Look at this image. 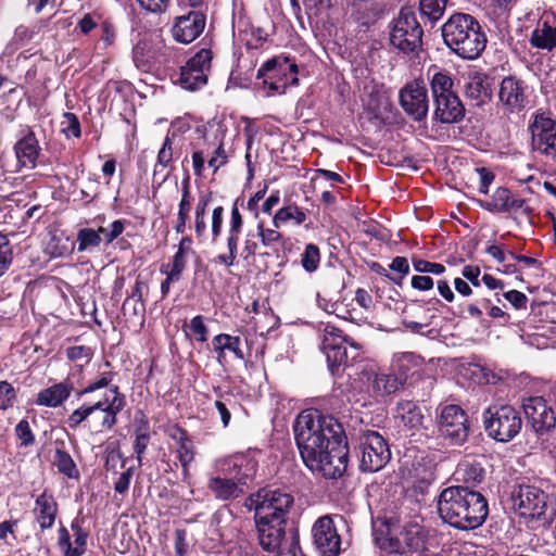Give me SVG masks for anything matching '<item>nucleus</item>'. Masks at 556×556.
<instances>
[{
    "label": "nucleus",
    "mask_w": 556,
    "mask_h": 556,
    "mask_svg": "<svg viewBox=\"0 0 556 556\" xmlns=\"http://www.w3.org/2000/svg\"><path fill=\"white\" fill-rule=\"evenodd\" d=\"M295 443L305 466L327 479L343 476L349 444L343 426L318 410L302 412L293 422Z\"/></svg>",
    "instance_id": "nucleus-1"
},
{
    "label": "nucleus",
    "mask_w": 556,
    "mask_h": 556,
    "mask_svg": "<svg viewBox=\"0 0 556 556\" xmlns=\"http://www.w3.org/2000/svg\"><path fill=\"white\" fill-rule=\"evenodd\" d=\"M437 506L443 522L463 531L479 528L489 515L486 498L469 485H452L443 489Z\"/></svg>",
    "instance_id": "nucleus-2"
},
{
    "label": "nucleus",
    "mask_w": 556,
    "mask_h": 556,
    "mask_svg": "<svg viewBox=\"0 0 556 556\" xmlns=\"http://www.w3.org/2000/svg\"><path fill=\"white\" fill-rule=\"evenodd\" d=\"M109 392L113 395L112 399L105 394L101 400L93 403L85 402L73 410L67 416V427L76 430L83 426L94 433L112 430L117 424L118 414L125 408L127 402L126 395L118 386H111Z\"/></svg>",
    "instance_id": "nucleus-3"
},
{
    "label": "nucleus",
    "mask_w": 556,
    "mask_h": 556,
    "mask_svg": "<svg viewBox=\"0 0 556 556\" xmlns=\"http://www.w3.org/2000/svg\"><path fill=\"white\" fill-rule=\"evenodd\" d=\"M442 37L454 53L467 60L478 58L486 45L480 24L466 13L453 14L442 26Z\"/></svg>",
    "instance_id": "nucleus-4"
},
{
    "label": "nucleus",
    "mask_w": 556,
    "mask_h": 556,
    "mask_svg": "<svg viewBox=\"0 0 556 556\" xmlns=\"http://www.w3.org/2000/svg\"><path fill=\"white\" fill-rule=\"evenodd\" d=\"M434 532L418 521H406L397 527L388 530V538L383 547L394 554H419L426 555L434 544Z\"/></svg>",
    "instance_id": "nucleus-5"
},
{
    "label": "nucleus",
    "mask_w": 556,
    "mask_h": 556,
    "mask_svg": "<svg viewBox=\"0 0 556 556\" xmlns=\"http://www.w3.org/2000/svg\"><path fill=\"white\" fill-rule=\"evenodd\" d=\"M323 351L332 376H340L345 367L359 357L361 346L351 341L339 328L326 325L323 336Z\"/></svg>",
    "instance_id": "nucleus-6"
},
{
    "label": "nucleus",
    "mask_w": 556,
    "mask_h": 556,
    "mask_svg": "<svg viewBox=\"0 0 556 556\" xmlns=\"http://www.w3.org/2000/svg\"><path fill=\"white\" fill-rule=\"evenodd\" d=\"M522 424L520 413L510 405L493 406L483 412L484 430L496 442H510L520 433Z\"/></svg>",
    "instance_id": "nucleus-7"
},
{
    "label": "nucleus",
    "mask_w": 556,
    "mask_h": 556,
    "mask_svg": "<svg viewBox=\"0 0 556 556\" xmlns=\"http://www.w3.org/2000/svg\"><path fill=\"white\" fill-rule=\"evenodd\" d=\"M424 30L415 13L402 9L390 25V43L399 51L409 54L421 49Z\"/></svg>",
    "instance_id": "nucleus-8"
},
{
    "label": "nucleus",
    "mask_w": 556,
    "mask_h": 556,
    "mask_svg": "<svg viewBox=\"0 0 556 556\" xmlns=\"http://www.w3.org/2000/svg\"><path fill=\"white\" fill-rule=\"evenodd\" d=\"M529 130L532 151L556 165V118L551 112L532 114Z\"/></svg>",
    "instance_id": "nucleus-9"
},
{
    "label": "nucleus",
    "mask_w": 556,
    "mask_h": 556,
    "mask_svg": "<svg viewBox=\"0 0 556 556\" xmlns=\"http://www.w3.org/2000/svg\"><path fill=\"white\" fill-rule=\"evenodd\" d=\"M356 448L359 457V469L363 472H377L391 459L389 445L377 431L366 430L359 433Z\"/></svg>",
    "instance_id": "nucleus-10"
},
{
    "label": "nucleus",
    "mask_w": 556,
    "mask_h": 556,
    "mask_svg": "<svg viewBox=\"0 0 556 556\" xmlns=\"http://www.w3.org/2000/svg\"><path fill=\"white\" fill-rule=\"evenodd\" d=\"M440 435L451 445H463L469 434L468 416L466 412L455 404L444 405L440 408L438 419Z\"/></svg>",
    "instance_id": "nucleus-11"
},
{
    "label": "nucleus",
    "mask_w": 556,
    "mask_h": 556,
    "mask_svg": "<svg viewBox=\"0 0 556 556\" xmlns=\"http://www.w3.org/2000/svg\"><path fill=\"white\" fill-rule=\"evenodd\" d=\"M213 52L211 49H200L180 67L176 83L185 90L195 91L206 86L212 68Z\"/></svg>",
    "instance_id": "nucleus-12"
},
{
    "label": "nucleus",
    "mask_w": 556,
    "mask_h": 556,
    "mask_svg": "<svg viewBox=\"0 0 556 556\" xmlns=\"http://www.w3.org/2000/svg\"><path fill=\"white\" fill-rule=\"evenodd\" d=\"M256 453L260 452L248 450L247 452L229 455L219 462L218 471L222 475L232 477L245 489L254 480L257 472L258 460L255 456Z\"/></svg>",
    "instance_id": "nucleus-13"
},
{
    "label": "nucleus",
    "mask_w": 556,
    "mask_h": 556,
    "mask_svg": "<svg viewBox=\"0 0 556 556\" xmlns=\"http://www.w3.org/2000/svg\"><path fill=\"white\" fill-rule=\"evenodd\" d=\"M546 494L531 484H519L511 493L514 507L519 516L540 519L546 509Z\"/></svg>",
    "instance_id": "nucleus-14"
},
{
    "label": "nucleus",
    "mask_w": 556,
    "mask_h": 556,
    "mask_svg": "<svg viewBox=\"0 0 556 556\" xmlns=\"http://www.w3.org/2000/svg\"><path fill=\"white\" fill-rule=\"evenodd\" d=\"M404 112L415 122L424 121L429 112L428 90L421 80L408 81L399 92Z\"/></svg>",
    "instance_id": "nucleus-15"
},
{
    "label": "nucleus",
    "mask_w": 556,
    "mask_h": 556,
    "mask_svg": "<svg viewBox=\"0 0 556 556\" xmlns=\"http://www.w3.org/2000/svg\"><path fill=\"white\" fill-rule=\"evenodd\" d=\"M498 103L504 113L519 114L529 104L526 83L516 76L504 77L498 88Z\"/></svg>",
    "instance_id": "nucleus-16"
},
{
    "label": "nucleus",
    "mask_w": 556,
    "mask_h": 556,
    "mask_svg": "<svg viewBox=\"0 0 556 556\" xmlns=\"http://www.w3.org/2000/svg\"><path fill=\"white\" fill-rule=\"evenodd\" d=\"M528 424L536 434L548 433L556 426V413L543 396H530L522 401Z\"/></svg>",
    "instance_id": "nucleus-17"
},
{
    "label": "nucleus",
    "mask_w": 556,
    "mask_h": 556,
    "mask_svg": "<svg viewBox=\"0 0 556 556\" xmlns=\"http://www.w3.org/2000/svg\"><path fill=\"white\" fill-rule=\"evenodd\" d=\"M278 227H274L265 217H258L257 230L261 244L253 243L251 253L256 254L258 268L266 271L274 265V257H278Z\"/></svg>",
    "instance_id": "nucleus-18"
},
{
    "label": "nucleus",
    "mask_w": 556,
    "mask_h": 556,
    "mask_svg": "<svg viewBox=\"0 0 556 556\" xmlns=\"http://www.w3.org/2000/svg\"><path fill=\"white\" fill-rule=\"evenodd\" d=\"M312 532L315 548L321 556H338L341 553V536L331 517L318 518Z\"/></svg>",
    "instance_id": "nucleus-19"
},
{
    "label": "nucleus",
    "mask_w": 556,
    "mask_h": 556,
    "mask_svg": "<svg viewBox=\"0 0 556 556\" xmlns=\"http://www.w3.org/2000/svg\"><path fill=\"white\" fill-rule=\"evenodd\" d=\"M477 204L490 213H517L521 211L529 216L532 208L526 205V200L514 198L506 187H497L490 200H477Z\"/></svg>",
    "instance_id": "nucleus-20"
},
{
    "label": "nucleus",
    "mask_w": 556,
    "mask_h": 556,
    "mask_svg": "<svg viewBox=\"0 0 556 556\" xmlns=\"http://www.w3.org/2000/svg\"><path fill=\"white\" fill-rule=\"evenodd\" d=\"M244 506L255 511V523L278 520V490L262 488L245 498Z\"/></svg>",
    "instance_id": "nucleus-21"
},
{
    "label": "nucleus",
    "mask_w": 556,
    "mask_h": 556,
    "mask_svg": "<svg viewBox=\"0 0 556 556\" xmlns=\"http://www.w3.org/2000/svg\"><path fill=\"white\" fill-rule=\"evenodd\" d=\"M206 15L200 11H190L186 15L176 17L172 28L173 37L181 43H190L204 30Z\"/></svg>",
    "instance_id": "nucleus-22"
},
{
    "label": "nucleus",
    "mask_w": 556,
    "mask_h": 556,
    "mask_svg": "<svg viewBox=\"0 0 556 556\" xmlns=\"http://www.w3.org/2000/svg\"><path fill=\"white\" fill-rule=\"evenodd\" d=\"M31 514L41 533H45L54 527L59 515V504L52 491L45 489L35 498Z\"/></svg>",
    "instance_id": "nucleus-23"
},
{
    "label": "nucleus",
    "mask_w": 556,
    "mask_h": 556,
    "mask_svg": "<svg viewBox=\"0 0 556 556\" xmlns=\"http://www.w3.org/2000/svg\"><path fill=\"white\" fill-rule=\"evenodd\" d=\"M17 163L21 167L34 169L41 152L39 141L31 127L21 129L20 138L13 147Z\"/></svg>",
    "instance_id": "nucleus-24"
},
{
    "label": "nucleus",
    "mask_w": 556,
    "mask_h": 556,
    "mask_svg": "<svg viewBox=\"0 0 556 556\" xmlns=\"http://www.w3.org/2000/svg\"><path fill=\"white\" fill-rule=\"evenodd\" d=\"M424 358L414 352L395 353L391 361V370L401 378V382L405 386L407 382L413 383L420 377L424 371Z\"/></svg>",
    "instance_id": "nucleus-25"
},
{
    "label": "nucleus",
    "mask_w": 556,
    "mask_h": 556,
    "mask_svg": "<svg viewBox=\"0 0 556 556\" xmlns=\"http://www.w3.org/2000/svg\"><path fill=\"white\" fill-rule=\"evenodd\" d=\"M432 119L440 124H457L465 117V105L456 93L433 99Z\"/></svg>",
    "instance_id": "nucleus-26"
},
{
    "label": "nucleus",
    "mask_w": 556,
    "mask_h": 556,
    "mask_svg": "<svg viewBox=\"0 0 556 556\" xmlns=\"http://www.w3.org/2000/svg\"><path fill=\"white\" fill-rule=\"evenodd\" d=\"M211 351L215 354L217 363L225 367L228 364L227 353H231L238 361H244L242 339L239 336L218 333L211 341Z\"/></svg>",
    "instance_id": "nucleus-27"
},
{
    "label": "nucleus",
    "mask_w": 556,
    "mask_h": 556,
    "mask_svg": "<svg viewBox=\"0 0 556 556\" xmlns=\"http://www.w3.org/2000/svg\"><path fill=\"white\" fill-rule=\"evenodd\" d=\"M207 490L220 502L233 501L245 494V489L237 480L219 471L218 475L208 478Z\"/></svg>",
    "instance_id": "nucleus-28"
},
{
    "label": "nucleus",
    "mask_w": 556,
    "mask_h": 556,
    "mask_svg": "<svg viewBox=\"0 0 556 556\" xmlns=\"http://www.w3.org/2000/svg\"><path fill=\"white\" fill-rule=\"evenodd\" d=\"M243 226V219L242 215L239 212V208L237 206V202L233 204L231 208V219H230V227L228 230V238H227V247H228V254H219L213 258V263L215 264H223L227 267H230L235 264V261L237 258V252H238V242H239V235L242 230Z\"/></svg>",
    "instance_id": "nucleus-29"
},
{
    "label": "nucleus",
    "mask_w": 556,
    "mask_h": 556,
    "mask_svg": "<svg viewBox=\"0 0 556 556\" xmlns=\"http://www.w3.org/2000/svg\"><path fill=\"white\" fill-rule=\"evenodd\" d=\"M530 45L533 48L546 51L556 49V17L543 16L530 36Z\"/></svg>",
    "instance_id": "nucleus-30"
},
{
    "label": "nucleus",
    "mask_w": 556,
    "mask_h": 556,
    "mask_svg": "<svg viewBox=\"0 0 556 556\" xmlns=\"http://www.w3.org/2000/svg\"><path fill=\"white\" fill-rule=\"evenodd\" d=\"M74 390L73 382L67 378L61 382L54 383L38 392L35 403L38 406L56 408L71 396Z\"/></svg>",
    "instance_id": "nucleus-31"
},
{
    "label": "nucleus",
    "mask_w": 556,
    "mask_h": 556,
    "mask_svg": "<svg viewBox=\"0 0 556 556\" xmlns=\"http://www.w3.org/2000/svg\"><path fill=\"white\" fill-rule=\"evenodd\" d=\"M368 391L376 400L383 399L388 395L394 394L404 384L401 378L391 370L390 374L379 372L368 375Z\"/></svg>",
    "instance_id": "nucleus-32"
},
{
    "label": "nucleus",
    "mask_w": 556,
    "mask_h": 556,
    "mask_svg": "<svg viewBox=\"0 0 556 556\" xmlns=\"http://www.w3.org/2000/svg\"><path fill=\"white\" fill-rule=\"evenodd\" d=\"M464 96L476 106H482L492 96L491 85L485 75L469 76L464 85Z\"/></svg>",
    "instance_id": "nucleus-33"
},
{
    "label": "nucleus",
    "mask_w": 556,
    "mask_h": 556,
    "mask_svg": "<svg viewBox=\"0 0 556 556\" xmlns=\"http://www.w3.org/2000/svg\"><path fill=\"white\" fill-rule=\"evenodd\" d=\"M278 56L267 60L256 74V88L264 97L275 96L278 91Z\"/></svg>",
    "instance_id": "nucleus-34"
},
{
    "label": "nucleus",
    "mask_w": 556,
    "mask_h": 556,
    "mask_svg": "<svg viewBox=\"0 0 556 556\" xmlns=\"http://www.w3.org/2000/svg\"><path fill=\"white\" fill-rule=\"evenodd\" d=\"M132 437V448L136 454L138 465L141 466L143 455L151 441L150 422L143 413L140 414V417L135 418V429Z\"/></svg>",
    "instance_id": "nucleus-35"
},
{
    "label": "nucleus",
    "mask_w": 556,
    "mask_h": 556,
    "mask_svg": "<svg viewBox=\"0 0 556 556\" xmlns=\"http://www.w3.org/2000/svg\"><path fill=\"white\" fill-rule=\"evenodd\" d=\"M439 299H430L428 301L415 300L407 303L402 311V319H414L418 321H430L434 318L431 315V309H435L437 305H440Z\"/></svg>",
    "instance_id": "nucleus-36"
},
{
    "label": "nucleus",
    "mask_w": 556,
    "mask_h": 556,
    "mask_svg": "<svg viewBox=\"0 0 556 556\" xmlns=\"http://www.w3.org/2000/svg\"><path fill=\"white\" fill-rule=\"evenodd\" d=\"M54 444L53 465L58 468V471L68 479H79V470L73 457L66 451L64 440L56 439Z\"/></svg>",
    "instance_id": "nucleus-37"
},
{
    "label": "nucleus",
    "mask_w": 556,
    "mask_h": 556,
    "mask_svg": "<svg viewBox=\"0 0 556 556\" xmlns=\"http://www.w3.org/2000/svg\"><path fill=\"white\" fill-rule=\"evenodd\" d=\"M396 417L403 422V426L412 431L422 427L424 415L420 407L412 401H401L396 405Z\"/></svg>",
    "instance_id": "nucleus-38"
},
{
    "label": "nucleus",
    "mask_w": 556,
    "mask_h": 556,
    "mask_svg": "<svg viewBox=\"0 0 556 556\" xmlns=\"http://www.w3.org/2000/svg\"><path fill=\"white\" fill-rule=\"evenodd\" d=\"M180 435L176 448V457L182 469V476L186 479L189 476V467L195 459L197 450L188 431H180Z\"/></svg>",
    "instance_id": "nucleus-39"
},
{
    "label": "nucleus",
    "mask_w": 556,
    "mask_h": 556,
    "mask_svg": "<svg viewBox=\"0 0 556 556\" xmlns=\"http://www.w3.org/2000/svg\"><path fill=\"white\" fill-rule=\"evenodd\" d=\"M280 88L288 89L289 87H296L299 85V76L304 72V67L300 68L295 59L288 55L280 54Z\"/></svg>",
    "instance_id": "nucleus-40"
},
{
    "label": "nucleus",
    "mask_w": 556,
    "mask_h": 556,
    "mask_svg": "<svg viewBox=\"0 0 556 556\" xmlns=\"http://www.w3.org/2000/svg\"><path fill=\"white\" fill-rule=\"evenodd\" d=\"M275 521L256 522L261 547L278 556V528Z\"/></svg>",
    "instance_id": "nucleus-41"
},
{
    "label": "nucleus",
    "mask_w": 556,
    "mask_h": 556,
    "mask_svg": "<svg viewBox=\"0 0 556 556\" xmlns=\"http://www.w3.org/2000/svg\"><path fill=\"white\" fill-rule=\"evenodd\" d=\"M453 86L454 80L451 73L446 70H435L430 78V88L433 99L447 96L448 93H455Z\"/></svg>",
    "instance_id": "nucleus-42"
},
{
    "label": "nucleus",
    "mask_w": 556,
    "mask_h": 556,
    "mask_svg": "<svg viewBox=\"0 0 556 556\" xmlns=\"http://www.w3.org/2000/svg\"><path fill=\"white\" fill-rule=\"evenodd\" d=\"M213 391L217 396L214 406L219 414L223 426L226 428L231 420L230 409L235 408L238 403L231 393H223L220 387H214Z\"/></svg>",
    "instance_id": "nucleus-43"
},
{
    "label": "nucleus",
    "mask_w": 556,
    "mask_h": 556,
    "mask_svg": "<svg viewBox=\"0 0 556 556\" xmlns=\"http://www.w3.org/2000/svg\"><path fill=\"white\" fill-rule=\"evenodd\" d=\"M85 517L77 516L71 522V529L74 534V543H72V549L76 551V554L71 556H83L87 551V542L90 535V531L84 528Z\"/></svg>",
    "instance_id": "nucleus-44"
},
{
    "label": "nucleus",
    "mask_w": 556,
    "mask_h": 556,
    "mask_svg": "<svg viewBox=\"0 0 556 556\" xmlns=\"http://www.w3.org/2000/svg\"><path fill=\"white\" fill-rule=\"evenodd\" d=\"M484 468L481 463L477 460H465L459 464L457 475L466 484L477 485L484 478Z\"/></svg>",
    "instance_id": "nucleus-45"
},
{
    "label": "nucleus",
    "mask_w": 556,
    "mask_h": 556,
    "mask_svg": "<svg viewBox=\"0 0 556 556\" xmlns=\"http://www.w3.org/2000/svg\"><path fill=\"white\" fill-rule=\"evenodd\" d=\"M77 252L92 253L100 249L102 237H100L94 228H80L76 235Z\"/></svg>",
    "instance_id": "nucleus-46"
},
{
    "label": "nucleus",
    "mask_w": 556,
    "mask_h": 556,
    "mask_svg": "<svg viewBox=\"0 0 556 556\" xmlns=\"http://www.w3.org/2000/svg\"><path fill=\"white\" fill-rule=\"evenodd\" d=\"M186 337L199 343H205L208 339V328L203 315H197L191 318L189 324L182 326Z\"/></svg>",
    "instance_id": "nucleus-47"
},
{
    "label": "nucleus",
    "mask_w": 556,
    "mask_h": 556,
    "mask_svg": "<svg viewBox=\"0 0 556 556\" xmlns=\"http://www.w3.org/2000/svg\"><path fill=\"white\" fill-rule=\"evenodd\" d=\"M132 61L136 67L142 72H148L152 67L153 52L147 40H139L132 48Z\"/></svg>",
    "instance_id": "nucleus-48"
},
{
    "label": "nucleus",
    "mask_w": 556,
    "mask_h": 556,
    "mask_svg": "<svg viewBox=\"0 0 556 556\" xmlns=\"http://www.w3.org/2000/svg\"><path fill=\"white\" fill-rule=\"evenodd\" d=\"M448 0H419V11L422 17L427 18L431 24L439 21Z\"/></svg>",
    "instance_id": "nucleus-49"
},
{
    "label": "nucleus",
    "mask_w": 556,
    "mask_h": 556,
    "mask_svg": "<svg viewBox=\"0 0 556 556\" xmlns=\"http://www.w3.org/2000/svg\"><path fill=\"white\" fill-rule=\"evenodd\" d=\"M320 263V251L319 248L314 243L305 245L304 251L301 253V265L303 269L308 273H315Z\"/></svg>",
    "instance_id": "nucleus-50"
},
{
    "label": "nucleus",
    "mask_w": 556,
    "mask_h": 556,
    "mask_svg": "<svg viewBox=\"0 0 556 556\" xmlns=\"http://www.w3.org/2000/svg\"><path fill=\"white\" fill-rule=\"evenodd\" d=\"M14 434L18 441V447L27 448L33 446L36 442L35 433L26 418L21 419L16 424L14 428Z\"/></svg>",
    "instance_id": "nucleus-51"
},
{
    "label": "nucleus",
    "mask_w": 556,
    "mask_h": 556,
    "mask_svg": "<svg viewBox=\"0 0 556 556\" xmlns=\"http://www.w3.org/2000/svg\"><path fill=\"white\" fill-rule=\"evenodd\" d=\"M115 374L113 371H103L101 375L93 381H90L85 388L76 391L75 396L77 400H80L83 396L93 393L97 390L103 388H111V382L114 378Z\"/></svg>",
    "instance_id": "nucleus-52"
},
{
    "label": "nucleus",
    "mask_w": 556,
    "mask_h": 556,
    "mask_svg": "<svg viewBox=\"0 0 556 556\" xmlns=\"http://www.w3.org/2000/svg\"><path fill=\"white\" fill-rule=\"evenodd\" d=\"M293 504L294 498L290 493H280V526L287 525L288 519L285 518V515L291 514L289 518L291 520L290 534L292 527L296 528V518L299 517L298 513L293 511Z\"/></svg>",
    "instance_id": "nucleus-53"
},
{
    "label": "nucleus",
    "mask_w": 556,
    "mask_h": 556,
    "mask_svg": "<svg viewBox=\"0 0 556 556\" xmlns=\"http://www.w3.org/2000/svg\"><path fill=\"white\" fill-rule=\"evenodd\" d=\"M389 268L395 273V275H391L390 280L401 287L404 278L409 274V264L407 258L404 256L394 257Z\"/></svg>",
    "instance_id": "nucleus-54"
},
{
    "label": "nucleus",
    "mask_w": 556,
    "mask_h": 556,
    "mask_svg": "<svg viewBox=\"0 0 556 556\" xmlns=\"http://www.w3.org/2000/svg\"><path fill=\"white\" fill-rule=\"evenodd\" d=\"M173 161V140L170 136H166L164 142L157 153L156 163L154 165L153 175L159 173V167L165 168Z\"/></svg>",
    "instance_id": "nucleus-55"
},
{
    "label": "nucleus",
    "mask_w": 556,
    "mask_h": 556,
    "mask_svg": "<svg viewBox=\"0 0 556 556\" xmlns=\"http://www.w3.org/2000/svg\"><path fill=\"white\" fill-rule=\"evenodd\" d=\"M13 261V251L9 238L0 233V277L10 268Z\"/></svg>",
    "instance_id": "nucleus-56"
},
{
    "label": "nucleus",
    "mask_w": 556,
    "mask_h": 556,
    "mask_svg": "<svg viewBox=\"0 0 556 556\" xmlns=\"http://www.w3.org/2000/svg\"><path fill=\"white\" fill-rule=\"evenodd\" d=\"M64 121L62 125V132L67 137L80 138L81 137V126L78 116L72 112L63 113Z\"/></svg>",
    "instance_id": "nucleus-57"
},
{
    "label": "nucleus",
    "mask_w": 556,
    "mask_h": 556,
    "mask_svg": "<svg viewBox=\"0 0 556 556\" xmlns=\"http://www.w3.org/2000/svg\"><path fill=\"white\" fill-rule=\"evenodd\" d=\"M306 219L305 212L296 205H286L280 207V222H289L294 225H301Z\"/></svg>",
    "instance_id": "nucleus-58"
},
{
    "label": "nucleus",
    "mask_w": 556,
    "mask_h": 556,
    "mask_svg": "<svg viewBox=\"0 0 556 556\" xmlns=\"http://www.w3.org/2000/svg\"><path fill=\"white\" fill-rule=\"evenodd\" d=\"M16 402V391L14 387L5 381H0V410H7L13 407Z\"/></svg>",
    "instance_id": "nucleus-59"
},
{
    "label": "nucleus",
    "mask_w": 556,
    "mask_h": 556,
    "mask_svg": "<svg viewBox=\"0 0 556 556\" xmlns=\"http://www.w3.org/2000/svg\"><path fill=\"white\" fill-rule=\"evenodd\" d=\"M191 204L190 177L186 176L181 181V199L178 204V214L189 216Z\"/></svg>",
    "instance_id": "nucleus-60"
},
{
    "label": "nucleus",
    "mask_w": 556,
    "mask_h": 556,
    "mask_svg": "<svg viewBox=\"0 0 556 556\" xmlns=\"http://www.w3.org/2000/svg\"><path fill=\"white\" fill-rule=\"evenodd\" d=\"M278 203V192H273L263 203L261 216L265 217L274 226L278 227V211L273 213V207Z\"/></svg>",
    "instance_id": "nucleus-61"
},
{
    "label": "nucleus",
    "mask_w": 556,
    "mask_h": 556,
    "mask_svg": "<svg viewBox=\"0 0 556 556\" xmlns=\"http://www.w3.org/2000/svg\"><path fill=\"white\" fill-rule=\"evenodd\" d=\"M413 267L417 273L442 275L445 273V266L440 263H432L421 258H413Z\"/></svg>",
    "instance_id": "nucleus-62"
},
{
    "label": "nucleus",
    "mask_w": 556,
    "mask_h": 556,
    "mask_svg": "<svg viewBox=\"0 0 556 556\" xmlns=\"http://www.w3.org/2000/svg\"><path fill=\"white\" fill-rule=\"evenodd\" d=\"M189 118H190L189 114H186L185 116L175 118L170 123V127H169L166 136H170L172 140H173L175 137L189 131L191 128Z\"/></svg>",
    "instance_id": "nucleus-63"
},
{
    "label": "nucleus",
    "mask_w": 556,
    "mask_h": 556,
    "mask_svg": "<svg viewBox=\"0 0 556 556\" xmlns=\"http://www.w3.org/2000/svg\"><path fill=\"white\" fill-rule=\"evenodd\" d=\"M93 356V352L91 348L86 345H74L66 349V357L71 362H76L80 359H85L89 362Z\"/></svg>",
    "instance_id": "nucleus-64"
}]
</instances>
